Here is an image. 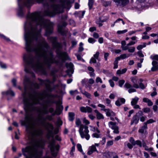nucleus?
I'll return each mask as SVG.
<instances>
[{"mask_svg":"<svg viewBox=\"0 0 158 158\" xmlns=\"http://www.w3.org/2000/svg\"><path fill=\"white\" fill-rule=\"evenodd\" d=\"M53 25V22L45 19L40 12H35L31 14L29 12L27 15V21L24 24L25 48L28 52H35V56H33L31 53L28 52L24 55L23 60L25 63V72L31 73L33 78L35 76L31 68L36 72L46 75L45 65L48 69L53 63L60 65L68 59L67 54L60 50V45L56 42V37L48 38L52 43L53 48L57 49V55L54 57L52 52L48 51L49 45L41 35L42 28H45V34L47 35L52 32Z\"/></svg>","mask_w":158,"mask_h":158,"instance_id":"f257e3e1","label":"nucleus"},{"mask_svg":"<svg viewBox=\"0 0 158 158\" xmlns=\"http://www.w3.org/2000/svg\"><path fill=\"white\" fill-rule=\"evenodd\" d=\"M24 86V91L22 94L23 102L26 110H28L33 105L40 103V100H42L47 96L45 90H43L39 93L35 90L33 93L27 92L28 89H38L40 87V84L34 82L31 80L28 77H26L23 82Z\"/></svg>","mask_w":158,"mask_h":158,"instance_id":"f03ea898","label":"nucleus"},{"mask_svg":"<svg viewBox=\"0 0 158 158\" xmlns=\"http://www.w3.org/2000/svg\"><path fill=\"white\" fill-rule=\"evenodd\" d=\"M60 4H55L56 1L52 3L51 5L52 10L51 11L49 9L44 10L43 14L44 16H48L52 17L57 14L62 13L64 11V8L69 10L71 7V3L70 2L67 0H59Z\"/></svg>","mask_w":158,"mask_h":158,"instance_id":"7ed1b4c3","label":"nucleus"},{"mask_svg":"<svg viewBox=\"0 0 158 158\" xmlns=\"http://www.w3.org/2000/svg\"><path fill=\"white\" fill-rule=\"evenodd\" d=\"M50 2L53 3L56 0H49ZM36 1L38 3H42L44 6L48 7L49 4L47 0H18L19 9L18 11V15L20 17H23L24 16L23 8L24 6L27 7H30Z\"/></svg>","mask_w":158,"mask_h":158,"instance_id":"20e7f679","label":"nucleus"},{"mask_svg":"<svg viewBox=\"0 0 158 158\" xmlns=\"http://www.w3.org/2000/svg\"><path fill=\"white\" fill-rule=\"evenodd\" d=\"M37 112L39 113L38 115L37 119L38 121L39 122L40 125H43L45 124L46 122V118H44L43 114H46L50 112L52 114L54 112V109L52 107H50L49 109V111L47 110V106L44 107L43 110H41L40 108H38L37 110Z\"/></svg>","mask_w":158,"mask_h":158,"instance_id":"39448f33","label":"nucleus"},{"mask_svg":"<svg viewBox=\"0 0 158 158\" xmlns=\"http://www.w3.org/2000/svg\"><path fill=\"white\" fill-rule=\"evenodd\" d=\"M76 124L78 127L80 126L79 132L82 138H85L86 139L88 140L90 138V135L89 134V130L87 126L81 124V122L79 118H76Z\"/></svg>","mask_w":158,"mask_h":158,"instance_id":"423d86ee","label":"nucleus"},{"mask_svg":"<svg viewBox=\"0 0 158 158\" xmlns=\"http://www.w3.org/2000/svg\"><path fill=\"white\" fill-rule=\"evenodd\" d=\"M44 127L45 130L47 131V133L46 135L47 138L49 139L51 137L53 138L55 134H57L59 132V129L58 128L54 129V127L53 125L48 122L46 123L45 124L43 125H40Z\"/></svg>","mask_w":158,"mask_h":158,"instance_id":"0eeeda50","label":"nucleus"},{"mask_svg":"<svg viewBox=\"0 0 158 158\" xmlns=\"http://www.w3.org/2000/svg\"><path fill=\"white\" fill-rule=\"evenodd\" d=\"M38 80L40 82V85H43L44 84L47 89L49 91L51 92L54 89L56 88L59 87V85L57 84L56 85L53 84L52 86L51 83H52V82L49 79H47L45 80H43L40 78H38Z\"/></svg>","mask_w":158,"mask_h":158,"instance_id":"6e6552de","label":"nucleus"},{"mask_svg":"<svg viewBox=\"0 0 158 158\" xmlns=\"http://www.w3.org/2000/svg\"><path fill=\"white\" fill-rule=\"evenodd\" d=\"M55 141L54 139H52L49 142L48 147L50 148L52 155L54 156H56L57 152L59 150V145H55Z\"/></svg>","mask_w":158,"mask_h":158,"instance_id":"1a4fd4ad","label":"nucleus"},{"mask_svg":"<svg viewBox=\"0 0 158 158\" xmlns=\"http://www.w3.org/2000/svg\"><path fill=\"white\" fill-rule=\"evenodd\" d=\"M54 102L56 103V110L54 112L52 113V115L54 116L55 115H59L62 113L64 108L63 106L62 105V102L60 100H59Z\"/></svg>","mask_w":158,"mask_h":158,"instance_id":"9d476101","label":"nucleus"},{"mask_svg":"<svg viewBox=\"0 0 158 158\" xmlns=\"http://www.w3.org/2000/svg\"><path fill=\"white\" fill-rule=\"evenodd\" d=\"M141 114H142L140 111H138L136 113V114L133 117L131 120L130 125H132L134 124L135 125L137 124L139 122V117Z\"/></svg>","mask_w":158,"mask_h":158,"instance_id":"9b49d317","label":"nucleus"},{"mask_svg":"<svg viewBox=\"0 0 158 158\" xmlns=\"http://www.w3.org/2000/svg\"><path fill=\"white\" fill-rule=\"evenodd\" d=\"M108 125L109 127L114 130V133L116 134H118L119 133L118 127L117 125L116 122H110L108 123Z\"/></svg>","mask_w":158,"mask_h":158,"instance_id":"f8f14e48","label":"nucleus"},{"mask_svg":"<svg viewBox=\"0 0 158 158\" xmlns=\"http://www.w3.org/2000/svg\"><path fill=\"white\" fill-rule=\"evenodd\" d=\"M116 3L117 6L123 7L126 6L129 3V0H112ZM133 1V0H131Z\"/></svg>","mask_w":158,"mask_h":158,"instance_id":"ddd939ff","label":"nucleus"},{"mask_svg":"<svg viewBox=\"0 0 158 158\" xmlns=\"http://www.w3.org/2000/svg\"><path fill=\"white\" fill-rule=\"evenodd\" d=\"M107 19L105 17L101 16L96 20V23L98 25L99 27H101L103 25L102 23L106 22Z\"/></svg>","mask_w":158,"mask_h":158,"instance_id":"4468645a","label":"nucleus"},{"mask_svg":"<svg viewBox=\"0 0 158 158\" xmlns=\"http://www.w3.org/2000/svg\"><path fill=\"white\" fill-rule=\"evenodd\" d=\"M66 25L67 23L65 22H63L62 25H59L58 26V31L62 35H64L66 33L63 27L65 26Z\"/></svg>","mask_w":158,"mask_h":158,"instance_id":"2eb2a0df","label":"nucleus"},{"mask_svg":"<svg viewBox=\"0 0 158 158\" xmlns=\"http://www.w3.org/2000/svg\"><path fill=\"white\" fill-rule=\"evenodd\" d=\"M80 110L83 113H91L92 112V109L90 107L86 106L85 107L81 106L80 108Z\"/></svg>","mask_w":158,"mask_h":158,"instance_id":"dca6fc26","label":"nucleus"},{"mask_svg":"<svg viewBox=\"0 0 158 158\" xmlns=\"http://www.w3.org/2000/svg\"><path fill=\"white\" fill-rule=\"evenodd\" d=\"M152 67L151 70L152 72L156 71L158 69V62L153 60L152 62Z\"/></svg>","mask_w":158,"mask_h":158,"instance_id":"f3484780","label":"nucleus"},{"mask_svg":"<svg viewBox=\"0 0 158 158\" xmlns=\"http://www.w3.org/2000/svg\"><path fill=\"white\" fill-rule=\"evenodd\" d=\"M125 102V100L123 98H118L117 100L116 101L115 104L117 106H120L121 105L123 104Z\"/></svg>","mask_w":158,"mask_h":158,"instance_id":"a211bd4d","label":"nucleus"},{"mask_svg":"<svg viewBox=\"0 0 158 158\" xmlns=\"http://www.w3.org/2000/svg\"><path fill=\"white\" fill-rule=\"evenodd\" d=\"M66 65L67 67L69 69V72L71 73L72 74L74 72L73 69L74 65L72 63L70 62L69 63H66Z\"/></svg>","mask_w":158,"mask_h":158,"instance_id":"6ab92c4d","label":"nucleus"},{"mask_svg":"<svg viewBox=\"0 0 158 158\" xmlns=\"http://www.w3.org/2000/svg\"><path fill=\"white\" fill-rule=\"evenodd\" d=\"M98 152V151L97 150L96 147L94 145H92L90 147V149L87 152V154L88 155H90L93 152Z\"/></svg>","mask_w":158,"mask_h":158,"instance_id":"aec40b11","label":"nucleus"},{"mask_svg":"<svg viewBox=\"0 0 158 158\" xmlns=\"http://www.w3.org/2000/svg\"><path fill=\"white\" fill-rule=\"evenodd\" d=\"M94 111L96 114V117L97 119H101L104 118L103 115L100 113L98 110H94Z\"/></svg>","mask_w":158,"mask_h":158,"instance_id":"412c9836","label":"nucleus"},{"mask_svg":"<svg viewBox=\"0 0 158 158\" xmlns=\"http://www.w3.org/2000/svg\"><path fill=\"white\" fill-rule=\"evenodd\" d=\"M75 114L73 112H69V113L68 119L70 121H73L74 119Z\"/></svg>","mask_w":158,"mask_h":158,"instance_id":"4be33fe9","label":"nucleus"},{"mask_svg":"<svg viewBox=\"0 0 158 158\" xmlns=\"http://www.w3.org/2000/svg\"><path fill=\"white\" fill-rule=\"evenodd\" d=\"M30 118L28 116H26L25 117V119L22 122V124L23 125L26 126L27 125L30 121Z\"/></svg>","mask_w":158,"mask_h":158,"instance_id":"5701e85b","label":"nucleus"},{"mask_svg":"<svg viewBox=\"0 0 158 158\" xmlns=\"http://www.w3.org/2000/svg\"><path fill=\"white\" fill-rule=\"evenodd\" d=\"M121 48L123 50L125 51L127 49V44L126 46V42L125 40H123L121 42Z\"/></svg>","mask_w":158,"mask_h":158,"instance_id":"b1692460","label":"nucleus"},{"mask_svg":"<svg viewBox=\"0 0 158 158\" xmlns=\"http://www.w3.org/2000/svg\"><path fill=\"white\" fill-rule=\"evenodd\" d=\"M139 100V98L137 97H135V98H132L131 102V105L132 106L135 105L137 103Z\"/></svg>","mask_w":158,"mask_h":158,"instance_id":"393cba45","label":"nucleus"},{"mask_svg":"<svg viewBox=\"0 0 158 158\" xmlns=\"http://www.w3.org/2000/svg\"><path fill=\"white\" fill-rule=\"evenodd\" d=\"M77 147L78 151L80 152H81L84 155V158H87V156L85 155V153H83V152L81 145L80 144H78L77 145Z\"/></svg>","mask_w":158,"mask_h":158,"instance_id":"a878e982","label":"nucleus"},{"mask_svg":"<svg viewBox=\"0 0 158 158\" xmlns=\"http://www.w3.org/2000/svg\"><path fill=\"white\" fill-rule=\"evenodd\" d=\"M147 128V126L146 124V123H143V126L141 127V128L139 129V132L141 133H144V130Z\"/></svg>","mask_w":158,"mask_h":158,"instance_id":"bb28decb","label":"nucleus"},{"mask_svg":"<svg viewBox=\"0 0 158 158\" xmlns=\"http://www.w3.org/2000/svg\"><path fill=\"white\" fill-rule=\"evenodd\" d=\"M120 60V58L119 57H118L115 58V60L114 62V68L117 69L118 68V61Z\"/></svg>","mask_w":158,"mask_h":158,"instance_id":"cd10ccee","label":"nucleus"},{"mask_svg":"<svg viewBox=\"0 0 158 158\" xmlns=\"http://www.w3.org/2000/svg\"><path fill=\"white\" fill-rule=\"evenodd\" d=\"M2 94H5L6 95L10 94L12 96H14L15 95V94L14 92L10 90H9L5 92H3Z\"/></svg>","mask_w":158,"mask_h":158,"instance_id":"c85d7f7f","label":"nucleus"},{"mask_svg":"<svg viewBox=\"0 0 158 158\" xmlns=\"http://www.w3.org/2000/svg\"><path fill=\"white\" fill-rule=\"evenodd\" d=\"M81 93L85 95L87 98L91 99V95L86 91H81Z\"/></svg>","mask_w":158,"mask_h":158,"instance_id":"c756f323","label":"nucleus"},{"mask_svg":"<svg viewBox=\"0 0 158 158\" xmlns=\"http://www.w3.org/2000/svg\"><path fill=\"white\" fill-rule=\"evenodd\" d=\"M139 111H140L142 114H141V115H140V117H139L140 120V121L142 122H144L145 120V118H146V117L144 116H143V112H142V111H141V110H139Z\"/></svg>","mask_w":158,"mask_h":158,"instance_id":"7c9ffc66","label":"nucleus"},{"mask_svg":"<svg viewBox=\"0 0 158 158\" xmlns=\"http://www.w3.org/2000/svg\"><path fill=\"white\" fill-rule=\"evenodd\" d=\"M127 70V69L126 68H125L122 69V70H118L117 71V73L118 74H121L125 73Z\"/></svg>","mask_w":158,"mask_h":158,"instance_id":"2f4dec72","label":"nucleus"},{"mask_svg":"<svg viewBox=\"0 0 158 158\" xmlns=\"http://www.w3.org/2000/svg\"><path fill=\"white\" fill-rule=\"evenodd\" d=\"M111 153L110 152H105L103 154V158H110Z\"/></svg>","mask_w":158,"mask_h":158,"instance_id":"473e14b6","label":"nucleus"},{"mask_svg":"<svg viewBox=\"0 0 158 158\" xmlns=\"http://www.w3.org/2000/svg\"><path fill=\"white\" fill-rule=\"evenodd\" d=\"M102 110H103L106 112V115L110 116L111 115V111H110V110L109 109H101Z\"/></svg>","mask_w":158,"mask_h":158,"instance_id":"72a5a7b5","label":"nucleus"},{"mask_svg":"<svg viewBox=\"0 0 158 158\" xmlns=\"http://www.w3.org/2000/svg\"><path fill=\"white\" fill-rule=\"evenodd\" d=\"M94 2V0H89L88 5L89 7V10H91L92 8Z\"/></svg>","mask_w":158,"mask_h":158,"instance_id":"f704fd0d","label":"nucleus"},{"mask_svg":"<svg viewBox=\"0 0 158 158\" xmlns=\"http://www.w3.org/2000/svg\"><path fill=\"white\" fill-rule=\"evenodd\" d=\"M127 48H128L127 50H128V52H129L133 53L135 50V48L134 47H129V46H128Z\"/></svg>","mask_w":158,"mask_h":158,"instance_id":"c9c22d12","label":"nucleus"},{"mask_svg":"<svg viewBox=\"0 0 158 158\" xmlns=\"http://www.w3.org/2000/svg\"><path fill=\"white\" fill-rule=\"evenodd\" d=\"M146 46V43H143V45H139L137 47V49L138 50H140L142 49L143 48H144Z\"/></svg>","mask_w":158,"mask_h":158,"instance_id":"e433bc0d","label":"nucleus"},{"mask_svg":"<svg viewBox=\"0 0 158 158\" xmlns=\"http://www.w3.org/2000/svg\"><path fill=\"white\" fill-rule=\"evenodd\" d=\"M111 4V2L110 1H104L103 2V5L105 7L110 6Z\"/></svg>","mask_w":158,"mask_h":158,"instance_id":"4c0bfd02","label":"nucleus"},{"mask_svg":"<svg viewBox=\"0 0 158 158\" xmlns=\"http://www.w3.org/2000/svg\"><path fill=\"white\" fill-rule=\"evenodd\" d=\"M92 136L93 138H101V135L100 134H98L96 133H93L92 135Z\"/></svg>","mask_w":158,"mask_h":158,"instance_id":"58836bf2","label":"nucleus"},{"mask_svg":"<svg viewBox=\"0 0 158 158\" xmlns=\"http://www.w3.org/2000/svg\"><path fill=\"white\" fill-rule=\"evenodd\" d=\"M150 58L152 60H156L158 61V55H151L150 56Z\"/></svg>","mask_w":158,"mask_h":158,"instance_id":"ea45409f","label":"nucleus"},{"mask_svg":"<svg viewBox=\"0 0 158 158\" xmlns=\"http://www.w3.org/2000/svg\"><path fill=\"white\" fill-rule=\"evenodd\" d=\"M137 145L139 147H142V143L141 141L139 140H137L135 141V145Z\"/></svg>","mask_w":158,"mask_h":158,"instance_id":"a19ab883","label":"nucleus"},{"mask_svg":"<svg viewBox=\"0 0 158 158\" xmlns=\"http://www.w3.org/2000/svg\"><path fill=\"white\" fill-rule=\"evenodd\" d=\"M130 56V55L129 54H128L127 55V56L126 54H124L121 55L119 57L120 58H121L122 59H124L126 58L129 57Z\"/></svg>","mask_w":158,"mask_h":158,"instance_id":"79ce46f5","label":"nucleus"},{"mask_svg":"<svg viewBox=\"0 0 158 158\" xmlns=\"http://www.w3.org/2000/svg\"><path fill=\"white\" fill-rule=\"evenodd\" d=\"M124 87L127 89H129L132 87V86L129 83L126 82L124 85Z\"/></svg>","mask_w":158,"mask_h":158,"instance_id":"37998d69","label":"nucleus"},{"mask_svg":"<svg viewBox=\"0 0 158 158\" xmlns=\"http://www.w3.org/2000/svg\"><path fill=\"white\" fill-rule=\"evenodd\" d=\"M96 41V40L92 38H89L88 39V42L91 44H94Z\"/></svg>","mask_w":158,"mask_h":158,"instance_id":"c03bdc74","label":"nucleus"},{"mask_svg":"<svg viewBox=\"0 0 158 158\" xmlns=\"http://www.w3.org/2000/svg\"><path fill=\"white\" fill-rule=\"evenodd\" d=\"M69 93L71 95H73L75 94H76L78 93V92L77 90H71L69 91Z\"/></svg>","mask_w":158,"mask_h":158,"instance_id":"a18cd8bd","label":"nucleus"},{"mask_svg":"<svg viewBox=\"0 0 158 158\" xmlns=\"http://www.w3.org/2000/svg\"><path fill=\"white\" fill-rule=\"evenodd\" d=\"M125 81L123 80H120L118 81V85L120 87H122Z\"/></svg>","mask_w":158,"mask_h":158,"instance_id":"49530a36","label":"nucleus"},{"mask_svg":"<svg viewBox=\"0 0 158 158\" xmlns=\"http://www.w3.org/2000/svg\"><path fill=\"white\" fill-rule=\"evenodd\" d=\"M155 121L154 120L152 119H150L148 120L147 122L144 123H146V124L147 125V124H150L152 123L153 122H155Z\"/></svg>","mask_w":158,"mask_h":158,"instance_id":"de8ad7c7","label":"nucleus"},{"mask_svg":"<svg viewBox=\"0 0 158 158\" xmlns=\"http://www.w3.org/2000/svg\"><path fill=\"white\" fill-rule=\"evenodd\" d=\"M99 52H96V53L94 55V58L96 59H98V60H99L98 59L99 56Z\"/></svg>","mask_w":158,"mask_h":158,"instance_id":"09e8293b","label":"nucleus"},{"mask_svg":"<svg viewBox=\"0 0 158 158\" xmlns=\"http://www.w3.org/2000/svg\"><path fill=\"white\" fill-rule=\"evenodd\" d=\"M97 62L96 59L95 58H94L93 57H92L90 59L89 61V63L90 64L91 63H96Z\"/></svg>","mask_w":158,"mask_h":158,"instance_id":"8fccbe9b","label":"nucleus"},{"mask_svg":"<svg viewBox=\"0 0 158 158\" xmlns=\"http://www.w3.org/2000/svg\"><path fill=\"white\" fill-rule=\"evenodd\" d=\"M145 150L147 151H152L153 150V148H148L147 145L144 147Z\"/></svg>","mask_w":158,"mask_h":158,"instance_id":"3c124183","label":"nucleus"},{"mask_svg":"<svg viewBox=\"0 0 158 158\" xmlns=\"http://www.w3.org/2000/svg\"><path fill=\"white\" fill-rule=\"evenodd\" d=\"M127 31V30L125 29L122 31H117V33L118 34H123L126 33Z\"/></svg>","mask_w":158,"mask_h":158,"instance_id":"603ef678","label":"nucleus"},{"mask_svg":"<svg viewBox=\"0 0 158 158\" xmlns=\"http://www.w3.org/2000/svg\"><path fill=\"white\" fill-rule=\"evenodd\" d=\"M129 141L133 145V146L135 145V140L133 138H130L129 139Z\"/></svg>","mask_w":158,"mask_h":158,"instance_id":"864d4df0","label":"nucleus"},{"mask_svg":"<svg viewBox=\"0 0 158 158\" xmlns=\"http://www.w3.org/2000/svg\"><path fill=\"white\" fill-rule=\"evenodd\" d=\"M106 103L107 104V105L109 106H111V104H110L111 102V101L108 98H106Z\"/></svg>","mask_w":158,"mask_h":158,"instance_id":"5fc2aeb1","label":"nucleus"},{"mask_svg":"<svg viewBox=\"0 0 158 158\" xmlns=\"http://www.w3.org/2000/svg\"><path fill=\"white\" fill-rule=\"evenodd\" d=\"M96 81L97 83L100 82L101 83H102V81L101 79L99 77H98L96 78Z\"/></svg>","mask_w":158,"mask_h":158,"instance_id":"6e6d98bb","label":"nucleus"},{"mask_svg":"<svg viewBox=\"0 0 158 158\" xmlns=\"http://www.w3.org/2000/svg\"><path fill=\"white\" fill-rule=\"evenodd\" d=\"M143 111L145 113H148L150 111V109L148 107L145 108L143 110Z\"/></svg>","mask_w":158,"mask_h":158,"instance_id":"4d7b16f0","label":"nucleus"},{"mask_svg":"<svg viewBox=\"0 0 158 158\" xmlns=\"http://www.w3.org/2000/svg\"><path fill=\"white\" fill-rule=\"evenodd\" d=\"M109 54L108 53L104 52V58L106 61L107 60V57L109 56Z\"/></svg>","mask_w":158,"mask_h":158,"instance_id":"13d9d810","label":"nucleus"},{"mask_svg":"<svg viewBox=\"0 0 158 158\" xmlns=\"http://www.w3.org/2000/svg\"><path fill=\"white\" fill-rule=\"evenodd\" d=\"M136 90L134 89L130 88L128 90V92L129 93H131L132 92H135Z\"/></svg>","mask_w":158,"mask_h":158,"instance_id":"bf43d9fd","label":"nucleus"},{"mask_svg":"<svg viewBox=\"0 0 158 158\" xmlns=\"http://www.w3.org/2000/svg\"><path fill=\"white\" fill-rule=\"evenodd\" d=\"M137 54L139 57H144V55L143 54L142 52L141 51H138L137 52Z\"/></svg>","mask_w":158,"mask_h":158,"instance_id":"052dcab7","label":"nucleus"},{"mask_svg":"<svg viewBox=\"0 0 158 158\" xmlns=\"http://www.w3.org/2000/svg\"><path fill=\"white\" fill-rule=\"evenodd\" d=\"M83 123H85L86 125H88L89 124V121L86 119L85 118H84L83 119Z\"/></svg>","mask_w":158,"mask_h":158,"instance_id":"680f3d73","label":"nucleus"},{"mask_svg":"<svg viewBox=\"0 0 158 158\" xmlns=\"http://www.w3.org/2000/svg\"><path fill=\"white\" fill-rule=\"evenodd\" d=\"M109 82L110 84V86L111 87H114V83L112 80H109Z\"/></svg>","mask_w":158,"mask_h":158,"instance_id":"e2e57ef3","label":"nucleus"},{"mask_svg":"<svg viewBox=\"0 0 158 158\" xmlns=\"http://www.w3.org/2000/svg\"><path fill=\"white\" fill-rule=\"evenodd\" d=\"M12 82L13 84V85L15 87L16 86V80L15 79H13L12 80Z\"/></svg>","mask_w":158,"mask_h":158,"instance_id":"0e129e2a","label":"nucleus"},{"mask_svg":"<svg viewBox=\"0 0 158 158\" xmlns=\"http://www.w3.org/2000/svg\"><path fill=\"white\" fill-rule=\"evenodd\" d=\"M93 36L95 38L97 39L99 38V35L96 32H94L93 35Z\"/></svg>","mask_w":158,"mask_h":158,"instance_id":"69168bd1","label":"nucleus"},{"mask_svg":"<svg viewBox=\"0 0 158 158\" xmlns=\"http://www.w3.org/2000/svg\"><path fill=\"white\" fill-rule=\"evenodd\" d=\"M113 144V141L112 140H110L107 142V145L108 146H110L112 145Z\"/></svg>","mask_w":158,"mask_h":158,"instance_id":"338daca9","label":"nucleus"},{"mask_svg":"<svg viewBox=\"0 0 158 158\" xmlns=\"http://www.w3.org/2000/svg\"><path fill=\"white\" fill-rule=\"evenodd\" d=\"M139 87H140L141 89H144L145 88V87L144 86V85L142 83H140L139 84Z\"/></svg>","mask_w":158,"mask_h":158,"instance_id":"774afa93","label":"nucleus"}]
</instances>
